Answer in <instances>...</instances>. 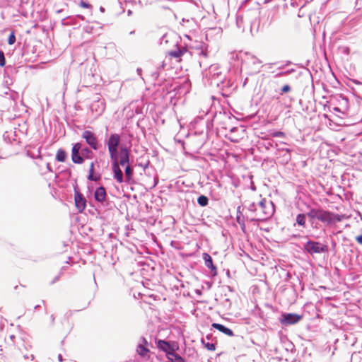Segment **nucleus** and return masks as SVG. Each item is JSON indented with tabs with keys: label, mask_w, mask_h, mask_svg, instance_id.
I'll return each instance as SVG.
<instances>
[{
	"label": "nucleus",
	"mask_w": 362,
	"mask_h": 362,
	"mask_svg": "<svg viewBox=\"0 0 362 362\" xmlns=\"http://www.w3.org/2000/svg\"><path fill=\"white\" fill-rule=\"evenodd\" d=\"M356 103L359 107H362V98L358 95H355Z\"/></svg>",
	"instance_id": "40"
},
{
	"label": "nucleus",
	"mask_w": 362,
	"mask_h": 362,
	"mask_svg": "<svg viewBox=\"0 0 362 362\" xmlns=\"http://www.w3.org/2000/svg\"><path fill=\"white\" fill-rule=\"evenodd\" d=\"M93 29L94 28L91 25H87L83 28L84 31L88 33H93Z\"/></svg>",
	"instance_id": "38"
},
{
	"label": "nucleus",
	"mask_w": 362,
	"mask_h": 362,
	"mask_svg": "<svg viewBox=\"0 0 362 362\" xmlns=\"http://www.w3.org/2000/svg\"><path fill=\"white\" fill-rule=\"evenodd\" d=\"M291 87L290 86V85L288 84H285L284 86H282V88H281L280 90V92H279V94L281 95L285 94V93H288L289 91H291Z\"/></svg>",
	"instance_id": "32"
},
{
	"label": "nucleus",
	"mask_w": 362,
	"mask_h": 362,
	"mask_svg": "<svg viewBox=\"0 0 362 362\" xmlns=\"http://www.w3.org/2000/svg\"><path fill=\"white\" fill-rule=\"evenodd\" d=\"M58 360H59V361H60V362H62V361H63V357H62V354H59V355H58Z\"/></svg>",
	"instance_id": "58"
},
{
	"label": "nucleus",
	"mask_w": 362,
	"mask_h": 362,
	"mask_svg": "<svg viewBox=\"0 0 362 362\" xmlns=\"http://www.w3.org/2000/svg\"><path fill=\"white\" fill-rule=\"evenodd\" d=\"M233 84V82L230 79L227 78L225 76V80H223L221 86L218 89L220 91H221V94L223 96H227L229 94V92L232 88Z\"/></svg>",
	"instance_id": "15"
},
{
	"label": "nucleus",
	"mask_w": 362,
	"mask_h": 362,
	"mask_svg": "<svg viewBox=\"0 0 362 362\" xmlns=\"http://www.w3.org/2000/svg\"><path fill=\"white\" fill-rule=\"evenodd\" d=\"M187 52V49L186 47H177L175 49L171 50L169 52V55L173 58H180L185 53Z\"/></svg>",
	"instance_id": "18"
},
{
	"label": "nucleus",
	"mask_w": 362,
	"mask_h": 362,
	"mask_svg": "<svg viewBox=\"0 0 362 362\" xmlns=\"http://www.w3.org/2000/svg\"><path fill=\"white\" fill-rule=\"evenodd\" d=\"M94 199L98 203L101 204L102 205H105L107 206H110L109 202L107 200V194L106 192V189L104 186L100 185L95 189L94 192Z\"/></svg>",
	"instance_id": "8"
},
{
	"label": "nucleus",
	"mask_w": 362,
	"mask_h": 362,
	"mask_svg": "<svg viewBox=\"0 0 362 362\" xmlns=\"http://www.w3.org/2000/svg\"><path fill=\"white\" fill-rule=\"evenodd\" d=\"M141 341H142V344L144 345V346H147L148 345V341L146 340V339L144 337H142L141 338Z\"/></svg>",
	"instance_id": "53"
},
{
	"label": "nucleus",
	"mask_w": 362,
	"mask_h": 362,
	"mask_svg": "<svg viewBox=\"0 0 362 362\" xmlns=\"http://www.w3.org/2000/svg\"><path fill=\"white\" fill-rule=\"evenodd\" d=\"M74 201L78 212L82 213L86 209L87 201L83 194L77 190L76 187H74Z\"/></svg>",
	"instance_id": "9"
},
{
	"label": "nucleus",
	"mask_w": 362,
	"mask_h": 362,
	"mask_svg": "<svg viewBox=\"0 0 362 362\" xmlns=\"http://www.w3.org/2000/svg\"><path fill=\"white\" fill-rule=\"evenodd\" d=\"M209 31H216V33L221 34L222 33V30L221 28H211Z\"/></svg>",
	"instance_id": "45"
},
{
	"label": "nucleus",
	"mask_w": 362,
	"mask_h": 362,
	"mask_svg": "<svg viewBox=\"0 0 362 362\" xmlns=\"http://www.w3.org/2000/svg\"><path fill=\"white\" fill-rule=\"evenodd\" d=\"M136 352L141 357H144L150 352V350L147 348V346L139 344L136 347Z\"/></svg>",
	"instance_id": "21"
},
{
	"label": "nucleus",
	"mask_w": 362,
	"mask_h": 362,
	"mask_svg": "<svg viewBox=\"0 0 362 362\" xmlns=\"http://www.w3.org/2000/svg\"><path fill=\"white\" fill-rule=\"evenodd\" d=\"M50 319H51V323H52V325H53L54 324V320H55V317L54 315H51L50 316Z\"/></svg>",
	"instance_id": "57"
},
{
	"label": "nucleus",
	"mask_w": 362,
	"mask_h": 362,
	"mask_svg": "<svg viewBox=\"0 0 362 362\" xmlns=\"http://www.w3.org/2000/svg\"><path fill=\"white\" fill-rule=\"evenodd\" d=\"M136 71H137L138 74H141L142 69L141 68H137Z\"/></svg>",
	"instance_id": "59"
},
{
	"label": "nucleus",
	"mask_w": 362,
	"mask_h": 362,
	"mask_svg": "<svg viewBox=\"0 0 362 362\" xmlns=\"http://www.w3.org/2000/svg\"><path fill=\"white\" fill-rule=\"evenodd\" d=\"M47 169L49 172H51V173L53 172L51 165L49 163L47 164Z\"/></svg>",
	"instance_id": "56"
},
{
	"label": "nucleus",
	"mask_w": 362,
	"mask_h": 362,
	"mask_svg": "<svg viewBox=\"0 0 362 362\" xmlns=\"http://www.w3.org/2000/svg\"><path fill=\"white\" fill-rule=\"evenodd\" d=\"M206 127L207 129H209L210 128H211L213 127L212 121L207 119V121L206 122Z\"/></svg>",
	"instance_id": "47"
},
{
	"label": "nucleus",
	"mask_w": 362,
	"mask_h": 362,
	"mask_svg": "<svg viewBox=\"0 0 362 362\" xmlns=\"http://www.w3.org/2000/svg\"><path fill=\"white\" fill-rule=\"evenodd\" d=\"M252 64H255H255H259L262 63V61L259 60L258 58H257L255 56H252Z\"/></svg>",
	"instance_id": "42"
},
{
	"label": "nucleus",
	"mask_w": 362,
	"mask_h": 362,
	"mask_svg": "<svg viewBox=\"0 0 362 362\" xmlns=\"http://www.w3.org/2000/svg\"><path fill=\"white\" fill-rule=\"evenodd\" d=\"M160 68L158 69L157 71L153 72L151 74V78L153 79V80H158V78H159V76H160Z\"/></svg>",
	"instance_id": "37"
},
{
	"label": "nucleus",
	"mask_w": 362,
	"mask_h": 362,
	"mask_svg": "<svg viewBox=\"0 0 362 362\" xmlns=\"http://www.w3.org/2000/svg\"><path fill=\"white\" fill-rule=\"evenodd\" d=\"M274 137H284L285 133L281 131H275L272 134Z\"/></svg>",
	"instance_id": "36"
},
{
	"label": "nucleus",
	"mask_w": 362,
	"mask_h": 362,
	"mask_svg": "<svg viewBox=\"0 0 362 362\" xmlns=\"http://www.w3.org/2000/svg\"><path fill=\"white\" fill-rule=\"evenodd\" d=\"M168 359V362H187L186 360L176 352Z\"/></svg>",
	"instance_id": "27"
},
{
	"label": "nucleus",
	"mask_w": 362,
	"mask_h": 362,
	"mask_svg": "<svg viewBox=\"0 0 362 362\" xmlns=\"http://www.w3.org/2000/svg\"><path fill=\"white\" fill-rule=\"evenodd\" d=\"M338 106L340 107V110H341V118H344V116L346 115V112L349 110V100L348 98L342 94H340L337 98Z\"/></svg>",
	"instance_id": "13"
},
{
	"label": "nucleus",
	"mask_w": 362,
	"mask_h": 362,
	"mask_svg": "<svg viewBox=\"0 0 362 362\" xmlns=\"http://www.w3.org/2000/svg\"><path fill=\"white\" fill-rule=\"evenodd\" d=\"M67 158V153L63 148H59L57 150L55 159L58 162H65Z\"/></svg>",
	"instance_id": "19"
},
{
	"label": "nucleus",
	"mask_w": 362,
	"mask_h": 362,
	"mask_svg": "<svg viewBox=\"0 0 362 362\" xmlns=\"http://www.w3.org/2000/svg\"><path fill=\"white\" fill-rule=\"evenodd\" d=\"M259 211H260L263 216L258 219H252V221L264 220L271 217L274 213V207L272 202H267L265 199H262L259 204Z\"/></svg>",
	"instance_id": "6"
},
{
	"label": "nucleus",
	"mask_w": 362,
	"mask_h": 362,
	"mask_svg": "<svg viewBox=\"0 0 362 362\" xmlns=\"http://www.w3.org/2000/svg\"><path fill=\"white\" fill-rule=\"evenodd\" d=\"M236 25L238 28L244 30L245 26H244V16H243L238 15L236 16Z\"/></svg>",
	"instance_id": "28"
},
{
	"label": "nucleus",
	"mask_w": 362,
	"mask_h": 362,
	"mask_svg": "<svg viewBox=\"0 0 362 362\" xmlns=\"http://www.w3.org/2000/svg\"><path fill=\"white\" fill-rule=\"evenodd\" d=\"M6 65V58L4 52L0 49V67H4Z\"/></svg>",
	"instance_id": "33"
},
{
	"label": "nucleus",
	"mask_w": 362,
	"mask_h": 362,
	"mask_svg": "<svg viewBox=\"0 0 362 362\" xmlns=\"http://www.w3.org/2000/svg\"><path fill=\"white\" fill-rule=\"evenodd\" d=\"M209 198L204 194L199 195L197 198V203L202 207L206 206L209 204Z\"/></svg>",
	"instance_id": "24"
},
{
	"label": "nucleus",
	"mask_w": 362,
	"mask_h": 362,
	"mask_svg": "<svg viewBox=\"0 0 362 362\" xmlns=\"http://www.w3.org/2000/svg\"><path fill=\"white\" fill-rule=\"evenodd\" d=\"M59 278H60V276L59 275H57L56 276L54 279L50 282V284L52 285L54 284V283H56L57 281H58L59 280Z\"/></svg>",
	"instance_id": "52"
},
{
	"label": "nucleus",
	"mask_w": 362,
	"mask_h": 362,
	"mask_svg": "<svg viewBox=\"0 0 362 362\" xmlns=\"http://www.w3.org/2000/svg\"><path fill=\"white\" fill-rule=\"evenodd\" d=\"M259 14H260V11H259V8L252 9L245 13V18H248L250 16H252L255 18V19L253 21L250 20L248 21V23H250V25L251 30H252L255 27H257V30L258 29V28L259 26V21L258 20Z\"/></svg>",
	"instance_id": "11"
},
{
	"label": "nucleus",
	"mask_w": 362,
	"mask_h": 362,
	"mask_svg": "<svg viewBox=\"0 0 362 362\" xmlns=\"http://www.w3.org/2000/svg\"><path fill=\"white\" fill-rule=\"evenodd\" d=\"M274 13L272 12V11H270L268 14V19L270 18L267 23V26H269L270 25V24L272 23V21H273V18H274ZM266 25V23H263V25Z\"/></svg>",
	"instance_id": "35"
},
{
	"label": "nucleus",
	"mask_w": 362,
	"mask_h": 362,
	"mask_svg": "<svg viewBox=\"0 0 362 362\" xmlns=\"http://www.w3.org/2000/svg\"><path fill=\"white\" fill-rule=\"evenodd\" d=\"M303 250L306 253L313 255L327 252L329 247L320 242L309 240L304 244Z\"/></svg>",
	"instance_id": "3"
},
{
	"label": "nucleus",
	"mask_w": 362,
	"mask_h": 362,
	"mask_svg": "<svg viewBox=\"0 0 362 362\" xmlns=\"http://www.w3.org/2000/svg\"><path fill=\"white\" fill-rule=\"evenodd\" d=\"M100 11L102 12V13H104L105 12V8L103 6H100Z\"/></svg>",
	"instance_id": "61"
},
{
	"label": "nucleus",
	"mask_w": 362,
	"mask_h": 362,
	"mask_svg": "<svg viewBox=\"0 0 362 362\" xmlns=\"http://www.w3.org/2000/svg\"><path fill=\"white\" fill-rule=\"evenodd\" d=\"M81 137L85 139L86 143L90 147V148L95 151L99 149L100 144L98 140V137L93 132L90 130H85L82 133Z\"/></svg>",
	"instance_id": "7"
},
{
	"label": "nucleus",
	"mask_w": 362,
	"mask_h": 362,
	"mask_svg": "<svg viewBox=\"0 0 362 362\" xmlns=\"http://www.w3.org/2000/svg\"><path fill=\"white\" fill-rule=\"evenodd\" d=\"M296 70L294 69H290L286 71H281L275 75V78L281 77L284 76L289 75L294 73Z\"/></svg>",
	"instance_id": "30"
},
{
	"label": "nucleus",
	"mask_w": 362,
	"mask_h": 362,
	"mask_svg": "<svg viewBox=\"0 0 362 362\" xmlns=\"http://www.w3.org/2000/svg\"><path fill=\"white\" fill-rule=\"evenodd\" d=\"M200 55L204 57H207L208 56V53L206 51H204V50H202L199 53Z\"/></svg>",
	"instance_id": "54"
},
{
	"label": "nucleus",
	"mask_w": 362,
	"mask_h": 362,
	"mask_svg": "<svg viewBox=\"0 0 362 362\" xmlns=\"http://www.w3.org/2000/svg\"><path fill=\"white\" fill-rule=\"evenodd\" d=\"M182 23H194V18H190V19H186V18H183L182 19Z\"/></svg>",
	"instance_id": "50"
},
{
	"label": "nucleus",
	"mask_w": 362,
	"mask_h": 362,
	"mask_svg": "<svg viewBox=\"0 0 362 362\" xmlns=\"http://www.w3.org/2000/svg\"><path fill=\"white\" fill-rule=\"evenodd\" d=\"M16 38L15 31L12 30L8 37V40H7L8 44L9 45H12L16 42Z\"/></svg>",
	"instance_id": "31"
},
{
	"label": "nucleus",
	"mask_w": 362,
	"mask_h": 362,
	"mask_svg": "<svg viewBox=\"0 0 362 362\" xmlns=\"http://www.w3.org/2000/svg\"><path fill=\"white\" fill-rule=\"evenodd\" d=\"M330 107H331V106L329 107V111L330 112L334 111V112H340L341 114V110H340V107L334 106V107H332V110H331Z\"/></svg>",
	"instance_id": "46"
},
{
	"label": "nucleus",
	"mask_w": 362,
	"mask_h": 362,
	"mask_svg": "<svg viewBox=\"0 0 362 362\" xmlns=\"http://www.w3.org/2000/svg\"><path fill=\"white\" fill-rule=\"evenodd\" d=\"M356 240L358 243L362 245V234L356 237Z\"/></svg>",
	"instance_id": "51"
},
{
	"label": "nucleus",
	"mask_w": 362,
	"mask_h": 362,
	"mask_svg": "<svg viewBox=\"0 0 362 362\" xmlns=\"http://www.w3.org/2000/svg\"><path fill=\"white\" fill-rule=\"evenodd\" d=\"M225 80V75L223 74L220 76V77H217L216 78H214L212 81L209 83V85L212 87H217L218 89L221 86L222 82Z\"/></svg>",
	"instance_id": "22"
},
{
	"label": "nucleus",
	"mask_w": 362,
	"mask_h": 362,
	"mask_svg": "<svg viewBox=\"0 0 362 362\" xmlns=\"http://www.w3.org/2000/svg\"><path fill=\"white\" fill-rule=\"evenodd\" d=\"M285 350L288 352L293 353L296 351L295 345L288 339H286L283 341Z\"/></svg>",
	"instance_id": "23"
},
{
	"label": "nucleus",
	"mask_w": 362,
	"mask_h": 362,
	"mask_svg": "<svg viewBox=\"0 0 362 362\" xmlns=\"http://www.w3.org/2000/svg\"><path fill=\"white\" fill-rule=\"evenodd\" d=\"M95 172V162H91L90 165L89 172L88 173H94Z\"/></svg>",
	"instance_id": "49"
},
{
	"label": "nucleus",
	"mask_w": 362,
	"mask_h": 362,
	"mask_svg": "<svg viewBox=\"0 0 362 362\" xmlns=\"http://www.w3.org/2000/svg\"><path fill=\"white\" fill-rule=\"evenodd\" d=\"M307 209L308 211L306 214H298L296 218L298 226L304 228H306V217L308 218V222L314 228H319L317 221L326 226H330L341 222L344 218V214H335L329 210H325L320 205H317V207L307 206Z\"/></svg>",
	"instance_id": "2"
},
{
	"label": "nucleus",
	"mask_w": 362,
	"mask_h": 362,
	"mask_svg": "<svg viewBox=\"0 0 362 362\" xmlns=\"http://www.w3.org/2000/svg\"><path fill=\"white\" fill-rule=\"evenodd\" d=\"M292 64V62H291V61H286V62H285V64H283V65H281V66H279V67L278 68V69H284L286 66H288V65H290V64Z\"/></svg>",
	"instance_id": "48"
},
{
	"label": "nucleus",
	"mask_w": 362,
	"mask_h": 362,
	"mask_svg": "<svg viewBox=\"0 0 362 362\" xmlns=\"http://www.w3.org/2000/svg\"><path fill=\"white\" fill-rule=\"evenodd\" d=\"M79 5L82 8H88V9H90V10H91L92 8H93L92 5L89 2H87V1H83V0H81L80 1Z\"/></svg>",
	"instance_id": "34"
},
{
	"label": "nucleus",
	"mask_w": 362,
	"mask_h": 362,
	"mask_svg": "<svg viewBox=\"0 0 362 362\" xmlns=\"http://www.w3.org/2000/svg\"><path fill=\"white\" fill-rule=\"evenodd\" d=\"M156 346L158 349L165 353L168 359H170V357L173 355L177 349V346L174 341H166L165 339L157 340Z\"/></svg>",
	"instance_id": "5"
},
{
	"label": "nucleus",
	"mask_w": 362,
	"mask_h": 362,
	"mask_svg": "<svg viewBox=\"0 0 362 362\" xmlns=\"http://www.w3.org/2000/svg\"><path fill=\"white\" fill-rule=\"evenodd\" d=\"M80 151L81 153L82 156L85 159H92L94 157V153L92 151L90 147H88L85 146L82 142H81V149Z\"/></svg>",
	"instance_id": "17"
},
{
	"label": "nucleus",
	"mask_w": 362,
	"mask_h": 362,
	"mask_svg": "<svg viewBox=\"0 0 362 362\" xmlns=\"http://www.w3.org/2000/svg\"><path fill=\"white\" fill-rule=\"evenodd\" d=\"M349 47H345L344 48V52L349 53Z\"/></svg>",
	"instance_id": "64"
},
{
	"label": "nucleus",
	"mask_w": 362,
	"mask_h": 362,
	"mask_svg": "<svg viewBox=\"0 0 362 362\" xmlns=\"http://www.w3.org/2000/svg\"><path fill=\"white\" fill-rule=\"evenodd\" d=\"M106 130L104 144L108 151L113 179L119 184L134 183V169L131 161L132 145L127 146L125 144H122L119 134L115 132L108 134L107 127Z\"/></svg>",
	"instance_id": "1"
},
{
	"label": "nucleus",
	"mask_w": 362,
	"mask_h": 362,
	"mask_svg": "<svg viewBox=\"0 0 362 362\" xmlns=\"http://www.w3.org/2000/svg\"><path fill=\"white\" fill-rule=\"evenodd\" d=\"M216 71H219L218 66L217 64H212L204 71L203 76H204V75H209L212 73H216Z\"/></svg>",
	"instance_id": "26"
},
{
	"label": "nucleus",
	"mask_w": 362,
	"mask_h": 362,
	"mask_svg": "<svg viewBox=\"0 0 362 362\" xmlns=\"http://www.w3.org/2000/svg\"><path fill=\"white\" fill-rule=\"evenodd\" d=\"M62 24L64 25H76L78 23L76 17L66 16L62 20Z\"/></svg>",
	"instance_id": "20"
},
{
	"label": "nucleus",
	"mask_w": 362,
	"mask_h": 362,
	"mask_svg": "<svg viewBox=\"0 0 362 362\" xmlns=\"http://www.w3.org/2000/svg\"><path fill=\"white\" fill-rule=\"evenodd\" d=\"M211 326L213 328L218 330L220 332L223 333L228 337L234 336L233 331L222 324L214 322L212 323Z\"/></svg>",
	"instance_id": "16"
},
{
	"label": "nucleus",
	"mask_w": 362,
	"mask_h": 362,
	"mask_svg": "<svg viewBox=\"0 0 362 362\" xmlns=\"http://www.w3.org/2000/svg\"><path fill=\"white\" fill-rule=\"evenodd\" d=\"M223 74L221 71H216V73H212L209 75H204L203 78L207 81V82L209 83L211 81H212V79L214 78H216L217 77H220V76L223 75Z\"/></svg>",
	"instance_id": "25"
},
{
	"label": "nucleus",
	"mask_w": 362,
	"mask_h": 362,
	"mask_svg": "<svg viewBox=\"0 0 362 362\" xmlns=\"http://www.w3.org/2000/svg\"><path fill=\"white\" fill-rule=\"evenodd\" d=\"M167 37H168V35H167V34H164V35L160 37V44H161V45L163 43V42H165V43H168Z\"/></svg>",
	"instance_id": "43"
},
{
	"label": "nucleus",
	"mask_w": 362,
	"mask_h": 362,
	"mask_svg": "<svg viewBox=\"0 0 362 362\" xmlns=\"http://www.w3.org/2000/svg\"><path fill=\"white\" fill-rule=\"evenodd\" d=\"M81 149V142H77L73 144L71 148V160L72 162L75 164H82L84 163V158L81 155L80 151Z\"/></svg>",
	"instance_id": "10"
},
{
	"label": "nucleus",
	"mask_w": 362,
	"mask_h": 362,
	"mask_svg": "<svg viewBox=\"0 0 362 362\" xmlns=\"http://www.w3.org/2000/svg\"><path fill=\"white\" fill-rule=\"evenodd\" d=\"M226 275L228 277H229V278L230 277V272L228 269L226 271Z\"/></svg>",
	"instance_id": "62"
},
{
	"label": "nucleus",
	"mask_w": 362,
	"mask_h": 362,
	"mask_svg": "<svg viewBox=\"0 0 362 362\" xmlns=\"http://www.w3.org/2000/svg\"><path fill=\"white\" fill-rule=\"evenodd\" d=\"M286 276H287V278H291V274L290 272H287Z\"/></svg>",
	"instance_id": "63"
},
{
	"label": "nucleus",
	"mask_w": 362,
	"mask_h": 362,
	"mask_svg": "<svg viewBox=\"0 0 362 362\" xmlns=\"http://www.w3.org/2000/svg\"><path fill=\"white\" fill-rule=\"evenodd\" d=\"M201 342L209 351H214L216 349V341H214L211 333L206 334L205 338H202Z\"/></svg>",
	"instance_id": "14"
},
{
	"label": "nucleus",
	"mask_w": 362,
	"mask_h": 362,
	"mask_svg": "<svg viewBox=\"0 0 362 362\" xmlns=\"http://www.w3.org/2000/svg\"><path fill=\"white\" fill-rule=\"evenodd\" d=\"M248 209L251 211H257V206L255 204V203L252 202L250 204V206H248Z\"/></svg>",
	"instance_id": "41"
},
{
	"label": "nucleus",
	"mask_w": 362,
	"mask_h": 362,
	"mask_svg": "<svg viewBox=\"0 0 362 362\" xmlns=\"http://www.w3.org/2000/svg\"><path fill=\"white\" fill-rule=\"evenodd\" d=\"M132 14V10H130V9H129V10L127 11V15H128L129 16H130Z\"/></svg>",
	"instance_id": "60"
},
{
	"label": "nucleus",
	"mask_w": 362,
	"mask_h": 362,
	"mask_svg": "<svg viewBox=\"0 0 362 362\" xmlns=\"http://www.w3.org/2000/svg\"><path fill=\"white\" fill-rule=\"evenodd\" d=\"M101 178V175L98 173V174H95L94 173H88V177H87V179L90 181H94V182H98L100 180Z\"/></svg>",
	"instance_id": "29"
},
{
	"label": "nucleus",
	"mask_w": 362,
	"mask_h": 362,
	"mask_svg": "<svg viewBox=\"0 0 362 362\" xmlns=\"http://www.w3.org/2000/svg\"><path fill=\"white\" fill-rule=\"evenodd\" d=\"M202 258L204 261V264L210 269V276L215 277L218 274L217 267L214 264L211 256L207 252L202 254Z\"/></svg>",
	"instance_id": "12"
},
{
	"label": "nucleus",
	"mask_w": 362,
	"mask_h": 362,
	"mask_svg": "<svg viewBox=\"0 0 362 362\" xmlns=\"http://www.w3.org/2000/svg\"><path fill=\"white\" fill-rule=\"evenodd\" d=\"M303 317V315L293 313H281L279 321L282 327L294 325L298 323Z\"/></svg>",
	"instance_id": "4"
},
{
	"label": "nucleus",
	"mask_w": 362,
	"mask_h": 362,
	"mask_svg": "<svg viewBox=\"0 0 362 362\" xmlns=\"http://www.w3.org/2000/svg\"><path fill=\"white\" fill-rule=\"evenodd\" d=\"M74 17L76 18V20L80 19L81 21H85V17L82 15H76V16H74Z\"/></svg>",
	"instance_id": "55"
},
{
	"label": "nucleus",
	"mask_w": 362,
	"mask_h": 362,
	"mask_svg": "<svg viewBox=\"0 0 362 362\" xmlns=\"http://www.w3.org/2000/svg\"><path fill=\"white\" fill-rule=\"evenodd\" d=\"M264 146L267 149H269V148L273 147V141H268L264 144Z\"/></svg>",
	"instance_id": "44"
},
{
	"label": "nucleus",
	"mask_w": 362,
	"mask_h": 362,
	"mask_svg": "<svg viewBox=\"0 0 362 362\" xmlns=\"http://www.w3.org/2000/svg\"><path fill=\"white\" fill-rule=\"evenodd\" d=\"M240 209H241L240 206H238V208H237V217H236V219H237V221H238V223H240V216L242 215V212L240 211Z\"/></svg>",
	"instance_id": "39"
}]
</instances>
